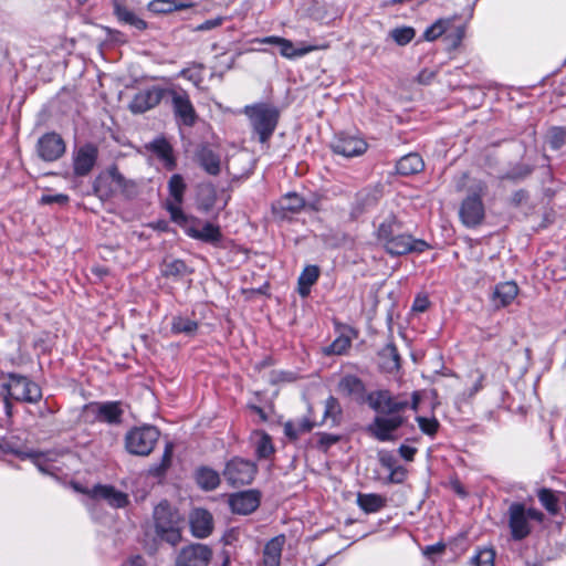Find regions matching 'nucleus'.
I'll return each instance as SVG.
<instances>
[{"label":"nucleus","mask_w":566,"mask_h":566,"mask_svg":"<svg viewBox=\"0 0 566 566\" xmlns=\"http://www.w3.org/2000/svg\"><path fill=\"white\" fill-rule=\"evenodd\" d=\"M337 391L358 405L366 403L376 412L366 431L380 442L395 441L394 432L407 422L405 409L408 402L401 396H394L388 389L368 392L365 382L356 375H344L337 384Z\"/></svg>","instance_id":"f257e3e1"},{"label":"nucleus","mask_w":566,"mask_h":566,"mask_svg":"<svg viewBox=\"0 0 566 566\" xmlns=\"http://www.w3.org/2000/svg\"><path fill=\"white\" fill-rule=\"evenodd\" d=\"M243 113L249 118L252 132L258 136L259 142L268 143L277 127L280 109L270 103H255L247 105Z\"/></svg>","instance_id":"f03ea898"},{"label":"nucleus","mask_w":566,"mask_h":566,"mask_svg":"<svg viewBox=\"0 0 566 566\" xmlns=\"http://www.w3.org/2000/svg\"><path fill=\"white\" fill-rule=\"evenodd\" d=\"M7 381L2 388L7 395L4 397V408L7 416L12 415V403L10 399L19 402L36 403L42 399V390L38 384L30 380L27 376L9 373Z\"/></svg>","instance_id":"7ed1b4c3"},{"label":"nucleus","mask_w":566,"mask_h":566,"mask_svg":"<svg viewBox=\"0 0 566 566\" xmlns=\"http://www.w3.org/2000/svg\"><path fill=\"white\" fill-rule=\"evenodd\" d=\"M511 538L520 542L528 537L533 531L531 521L543 523L545 515L535 507H526L523 502H512L506 512Z\"/></svg>","instance_id":"20e7f679"},{"label":"nucleus","mask_w":566,"mask_h":566,"mask_svg":"<svg viewBox=\"0 0 566 566\" xmlns=\"http://www.w3.org/2000/svg\"><path fill=\"white\" fill-rule=\"evenodd\" d=\"M157 536L172 546L181 541L179 512L167 500L159 502L153 512Z\"/></svg>","instance_id":"39448f33"},{"label":"nucleus","mask_w":566,"mask_h":566,"mask_svg":"<svg viewBox=\"0 0 566 566\" xmlns=\"http://www.w3.org/2000/svg\"><path fill=\"white\" fill-rule=\"evenodd\" d=\"M485 193L486 186L482 181L468 188L467 196L459 208V218L464 227L476 228L483 223L485 207L482 199Z\"/></svg>","instance_id":"423d86ee"},{"label":"nucleus","mask_w":566,"mask_h":566,"mask_svg":"<svg viewBox=\"0 0 566 566\" xmlns=\"http://www.w3.org/2000/svg\"><path fill=\"white\" fill-rule=\"evenodd\" d=\"M160 438V431L151 424L134 427L125 434V448L128 453L147 457L149 455Z\"/></svg>","instance_id":"0eeeda50"},{"label":"nucleus","mask_w":566,"mask_h":566,"mask_svg":"<svg viewBox=\"0 0 566 566\" xmlns=\"http://www.w3.org/2000/svg\"><path fill=\"white\" fill-rule=\"evenodd\" d=\"M230 199L229 186L201 182L197 190V207L205 213L221 211Z\"/></svg>","instance_id":"6e6552de"},{"label":"nucleus","mask_w":566,"mask_h":566,"mask_svg":"<svg viewBox=\"0 0 566 566\" xmlns=\"http://www.w3.org/2000/svg\"><path fill=\"white\" fill-rule=\"evenodd\" d=\"M258 472L255 462L241 457H233L224 464L222 475L232 488L249 485L253 482Z\"/></svg>","instance_id":"1a4fd4ad"},{"label":"nucleus","mask_w":566,"mask_h":566,"mask_svg":"<svg viewBox=\"0 0 566 566\" xmlns=\"http://www.w3.org/2000/svg\"><path fill=\"white\" fill-rule=\"evenodd\" d=\"M99 147L93 142H84L72 150V167L75 177L88 176L98 163Z\"/></svg>","instance_id":"9d476101"},{"label":"nucleus","mask_w":566,"mask_h":566,"mask_svg":"<svg viewBox=\"0 0 566 566\" xmlns=\"http://www.w3.org/2000/svg\"><path fill=\"white\" fill-rule=\"evenodd\" d=\"M212 554V549L208 545L191 543L179 551L175 566H208Z\"/></svg>","instance_id":"9b49d317"},{"label":"nucleus","mask_w":566,"mask_h":566,"mask_svg":"<svg viewBox=\"0 0 566 566\" xmlns=\"http://www.w3.org/2000/svg\"><path fill=\"white\" fill-rule=\"evenodd\" d=\"M168 96L171 97L172 109L176 118H178L185 126H193L198 116L188 93L184 90L176 91L169 88Z\"/></svg>","instance_id":"f8f14e48"},{"label":"nucleus","mask_w":566,"mask_h":566,"mask_svg":"<svg viewBox=\"0 0 566 566\" xmlns=\"http://www.w3.org/2000/svg\"><path fill=\"white\" fill-rule=\"evenodd\" d=\"M65 150L66 145L63 137L55 132L45 133L38 139L36 153L45 161L57 160Z\"/></svg>","instance_id":"ddd939ff"},{"label":"nucleus","mask_w":566,"mask_h":566,"mask_svg":"<svg viewBox=\"0 0 566 566\" xmlns=\"http://www.w3.org/2000/svg\"><path fill=\"white\" fill-rule=\"evenodd\" d=\"M261 492L255 489L235 492L229 495L228 504L234 514L249 515L258 510Z\"/></svg>","instance_id":"4468645a"},{"label":"nucleus","mask_w":566,"mask_h":566,"mask_svg":"<svg viewBox=\"0 0 566 566\" xmlns=\"http://www.w3.org/2000/svg\"><path fill=\"white\" fill-rule=\"evenodd\" d=\"M384 247L391 255H403L411 252H423L429 248V244L424 240L413 239L411 235L399 231Z\"/></svg>","instance_id":"2eb2a0df"},{"label":"nucleus","mask_w":566,"mask_h":566,"mask_svg":"<svg viewBox=\"0 0 566 566\" xmlns=\"http://www.w3.org/2000/svg\"><path fill=\"white\" fill-rule=\"evenodd\" d=\"M169 88L151 86L147 90L138 92L129 104V109L134 114H143L156 107L161 99L168 95Z\"/></svg>","instance_id":"dca6fc26"},{"label":"nucleus","mask_w":566,"mask_h":566,"mask_svg":"<svg viewBox=\"0 0 566 566\" xmlns=\"http://www.w3.org/2000/svg\"><path fill=\"white\" fill-rule=\"evenodd\" d=\"M193 159L208 175H219L221 170V155L217 147L209 144H200L196 148Z\"/></svg>","instance_id":"f3484780"},{"label":"nucleus","mask_w":566,"mask_h":566,"mask_svg":"<svg viewBox=\"0 0 566 566\" xmlns=\"http://www.w3.org/2000/svg\"><path fill=\"white\" fill-rule=\"evenodd\" d=\"M260 43L263 44H273L276 45L280 49V53L282 56L286 59H295L303 55H306L307 53L319 50V49H326L328 45H303L301 48H294V44L291 40H287L285 38H281L277 35H270L262 39L256 40Z\"/></svg>","instance_id":"a211bd4d"},{"label":"nucleus","mask_w":566,"mask_h":566,"mask_svg":"<svg viewBox=\"0 0 566 566\" xmlns=\"http://www.w3.org/2000/svg\"><path fill=\"white\" fill-rule=\"evenodd\" d=\"M333 151L344 157H355L367 150V143L357 136L339 134L331 145Z\"/></svg>","instance_id":"6ab92c4d"},{"label":"nucleus","mask_w":566,"mask_h":566,"mask_svg":"<svg viewBox=\"0 0 566 566\" xmlns=\"http://www.w3.org/2000/svg\"><path fill=\"white\" fill-rule=\"evenodd\" d=\"M146 149L155 156L168 171H172L176 168L177 161L174 155V148L165 137L155 138L146 145Z\"/></svg>","instance_id":"aec40b11"},{"label":"nucleus","mask_w":566,"mask_h":566,"mask_svg":"<svg viewBox=\"0 0 566 566\" xmlns=\"http://www.w3.org/2000/svg\"><path fill=\"white\" fill-rule=\"evenodd\" d=\"M190 531L196 538H207L213 531V517L205 509H196L189 517Z\"/></svg>","instance_id":"412c9836"},{"label":"nucleus","mask_w":566,"mask_h":566,"mask_svg":"<svg viewBox=\"0 0 566 566\" xmlns=\"http://www.w3.org/2000/svg\"><path fill=\"white\" fill-rule=\"evenodd\" d=\"M124 410L120 401H105L95 403V418L99 422L120 424Z\"/></svg>","instance_id":"4be33fe9"},{"label":"nucleus","mask_w":566,"mask_h":566,"mask_svg":"<svg viewBox=\"0 0 566 566\" xmlns=\"http://www.w3.org/2000/svg\"><path fill=\"white\" fill-rule=\"evenodd\" d=\"M94 499L105 500L113 507H125L128 504V496L126 493L116 490L112 485H95L92 490Z\"/></svg>","instance_id":"5701e85b"},{"label":"nucleus","mask_w":566,"mask_h":566,"mask_svg":"<svg viewBox=\"0 0 566 566\" xmlns=\"http://www.w3.org/2000/svg\"><path fill=\"white\" fill-rule=\"evenodd\" d=\"M113 13L119 23L128 24L138 31H145L148 28L145 20L137 17L134 11L118 0L113 1Z\"/></svg>","instance_id":"b1692460"},{"label":"nucleus","mask_w":566,"mask_h":566,"mask_svg":"<svg viewBox=\"0 0 566 566\" xmlns=\"http://www.w3.org/2000/svg\"><path fill=\"white\" fill-rule=\"evenodd\" d=\"M186 233L192 239L200 240L205 243H210L213 245H218L222 240L220 227L211 222H206L202 229L188 227L186 229Z\"/></svg>","instance_id":"393cba45"},{"label":"nucleus","mask_w":566,"mask_h":566,"mask_svg":"<svg viewBox=\"0 0 566 566\" xmlns=\"http://www.w3.org/2000/svg\"><path fill=\"white\" fill-rule=\"evenodd\" d=\"M518 294V286L513 281L502 282L495 285L492 302L495 307H504L511 304Z\"/></svg>","instance_id":"a878e982"},{"label":"nucleus","mask_w":566,"mask_h":566,"mask_svg":"<svg viewBox=\"0 0 566 566\" xmlns=\"http://www.w3.org/2000/svg\"><path fill=\"white\" fill-rule=\"evenodd\" d=\"M424 169V161L418 153L402 156L396 164V171L401 177L418 175Z\"/></svg>","instance_id":"bb28decb"},{"label":"nucleus","mask_w":566,"mask_h":566,"mask_svg":"<svg viewBox=\"0 0 566 566\" xmlns=\"http://www.w3.org/2000/svg\"><path fill=\"white\" fill-rule=\"evenodd\" d=\"M286 542L284 534L271 538L263 548V566H280L283 546Z\"/></svg>","instance_id":"cd10ccee"},{"label":"nucleus","mask_w":566,"mask_h":566,"mask_svg":"<svg viewBox=\"0 0 566 566\" xmlns=\"http://www.w3.org/2000/svg\"><path fill=\"white\" fill-rule=\"evenodd\" d=\"M193 478L197 485L206 492L216 490L221 483L219 472L207 465L198 467L193 473Z\"/></svg>","instance_id":"c85d7f7f"},{"label":"nucleus","mask_w":566,"mask_h":566,"mask_svg":"<svg viewBox=\"0 0 566 566\" xmlns=\"http://www.w3.org/2000/svg\"><path fill=\"white\" fill-rule=\"evenodd\" d=\"M356 502L361 511L371 514L382 510L387 504V499L376 493H358Z\"/></svg>","instance_id":"c756f323"},{"label":"nucleus","mask_w":566,"mask_h":566,"mask_svg":"<svg viewBox=\"0 0 566 566\" xmlns=\"http://www.w3.org/2000/svg\"><path fill=\"white\" fill-rule=\"evenodd\" d=\"M382 370L392 373L400 368V355L394 343H388L378 353Z\"/></svg>","instance_id":"7c9ffc66"},{"label":"nucleus","mask_w":566,"mask_h":566,"mask_svg":"<svg viewBox=\"0 0 566 566\" xmlns=\"http://www.w3.org/2000/svg\"><path fill=\"white\" fill-rule=\"evenodd\" d=\"M193 272L185 261L180 259L164 260L161 274L167 279L180 280Z\"/></svg>","instance_id":"2f4dec72"},{"label":"nucleus","mask_w":566,"mask_h":566,"mask_svg":"<svg viewBox=\"0 0 566 566\" xmlns=\"http://www.w3.org/2000/svg\"><path fill=\"white\" fill-rule=\"evenodd\" d=\"M319 277V268L317 265H307L304 268L297 280V292L302 297H307L311 293V286Z\"/></svg>","instance_id":"473e14b6"},{"label":"nucleus","mask_w":566,"mask_h":566,"mask_svg":"<svg viewBox=\"0 0 566 566\" xmlns=\"http://www.w3.org/2000/svg\"><path fill=\"white\" fill-rule=\"evenodd\" d=\"M305 206L304 199L296 192L286 193L277 203L273 206V212L279 214L280 211H289L292 213L300 212Z\"/></svg>","instance_id":"72a5a7b5"},{"label":"nucleus","mask_w":566,"mask_h":566,"mask_svg":"<svg viewBox=\"0 0 566 566\" xmlns=\"http://www.w3.org/2000/svg\"><path fill=\"white\" fill-rule=\"evenodd\" d=\"M198 328V322L189 317L177 315L171 319L172 334H184L186 336L192 337L197 334Z\"/></svg>","instance_id":"f704fd0d"},{"label":"nucleus","mask_w":566,"mask_h":566,"mask_svg":"<svg viewBox=\"0 0 566 566\" xmlns=\"http://www.w3.org/2000/svg\"><path fill=\"white\" fill-rule=\"evenodd\" d=\"M454 20L455 15L438 19L424 30L422 39L429 42L436 41L447 32V30L453 24Z\"/></svg>","instance_id":"c9c22d12"},{"label":"nucleus","mask_w":566,"mask_h":566,"mask_svg":"<svg viewBox=\"0 0 566 566\" xmlns=\"http://www.w3.org/2000/svg\"><path fill=\"white\" fill-rule=\"evenodd\" d=\"M544 142L552 150H560L566 145V127L551 126L544 136Z\"/></svg>","instance_id":"e433bc0d"},{"label":"nucleus","mask_w":566,"mask_h":566,"mask_svg":"<svg viewBox=\"0 0 566 566\" xmlns=\"http://www.w3.org/2000/svg\"><path fill=\"white\" fill-rule=\"evenodd\" d=\"M537 499L542 506L551 514L556 515L559 512V499L555 491L542 488L537 491Z\"/></svg>","instance_id":"4c0bfd02"},{"label":"nucleus","mask_w":566,"mask_h":566,"mask_svg":"<svg viewBox=\"0 0 566 566\" xmlns=\"http://www.w3.org/2000/svg\"><path fill=\"white\" fill-rule=\"evenodd\" d=\"M342 407L337 398L329 396L324 402L323 422L331 420V427L339 424Z\"/></svg>","instance_id":"58836bf2"},{"label":"nucleus","mask_w":566,"mask_h":566,"mask_svg":"<svg viewBox=\"0 0 566 566\" xmlns=\"http://www.w3.org/2000/svg\"><path fill=\"white\" fill-rule=\"evenodd\" d=\"M255 454L258 459H269L275 451L272 438L264 431L256 432Z\"/></svg>","instance_id":"ea45409f"},{"label":"nucleus","mask_w":566,"mask_h":566,"mask_svg":"<svg viewBox=\"0 0 566 566\" xmlns=\"http://www.w3.org/2000/svg\"><path fill=\"white\" fill-rule=\"evenodd\" d=\"M401 230V226L395 217L387 218L378 227V239L385 243Z\"/></svg>","instance_id":"a19ab883"},{"label":"nucleus","mask_w":566,"mask_h":566,"mask_svg":"<svg viewBox=\"0 0 566 566\" xmlns=\"http://www.w3.org/2000/svg\"><path fill=\"white\" fill-rule=\"evenodd\" d=\"M304 10L310 18L316 21H323L328 15L326 6L318 0H306Z\"/></svg>","instance_id":"79ce46f5"},{"label":"nucleus","mask_w":566,"mask_h":566,"mask_svg":"<svg viewBox=\"0 0 566 566\" xmlns=\"http://www.w3.org/2000/svg\"><path fill=\"white\" fill-rule=\"evenodd\" d=\"M389 35L398 45L403 46L413 40L416 30L412 27L403 25L392 29Z\"/></svg>","instance_id":"37998d69"},{"label":"nucleus","mask_w":566,"mask_h":566,"mask_svg":"<svg viewBox=\"0 0 566 566\" xmlns=\"http://www.w3.org/2000/svg\"><path fill=\"white\" fill-rule=\"evenodd\" d=\"M168 189L169 198L167 200H170L175 205H181L184 200V193L186 190L184 179H169Z\"/></svg>","instance_id":"c03bdc74"},{"label":"nucleus","mask_w":566,"mask_h":566,"mask_svg":"<svg viewBox=\"0 0 566 566\" xmlns=\"http://www.w3.org/2000/svg\"><path fill=\"white\" fill-rule=\"evenodd\" d=\"M21 460L30 459L42 473H50L48 465L43 462L44 454L38 451H13Z\"/></svg>","instance_id":"a18cd8bd"},{"label":"nucleus","mask_w":566,"mask_h":566,"mask_svg":"<svg viewBox=\"0 0 566 566\" xmlns=\"http://www.w3.org/2000/svg\"><path fill=\"white\" fill-rule=\"evenodd\" d=\"M495 552L493 548H482L471 558L472 566H494Z\"/></svg>","instance_id":"49530a36"},{"label":"nucleus","mask_w":566,"mask_h":566,"mask_svg":"<svg viewBox=\"0 0 566 566\" xmlns=\"http://www.w3.org/2000/svg\"><path fill=\"white\" fill-rule=\"evenodd\" d=\"M352 345V340L349 337L340 335L333 343L325 348L326 355H342L344 354Z\"/></svg>","instance_id":"de8ad7c7"},{"label":"nucleus","mask_w":566,"mask_h":566,"mask_svg":"<svg viewBox=\"0 0 566 566\" xmlns=\"http://www.w3.org/2000/svg\"><path fill=\"white\" fill-rule=\"evenodd\" d=\"M416 421L420 430L430 437H433L439 429V421L436 418H426L422 416L416 417Z\"/></svg>","instance_id":"09e8293b"},{"label":"nucleus","mask_w":566,"mask_h":566,"mask_svg":"<svg viewBox=\"0 0 566 566\" xmlns=\"http://www.w3.org/2000/svg\"><path fill=\"white\" fill-rule=\"evenodd\" d=\"M181 205H175L174 202H171L170 200H167L166 201V209L169 211L170 213V218L171 220L181 226V227H185L188 222V217L184 213V211L181 210L180 208Z\"/></svg>","instance_id":"8fccbe9b"},{"label":"nucleus","mask_w":566,"mask_h":566,"mask_svg":"<svg viewBox=\"0 0 566 566\" xmlns=\"http://www.w3.org/2000/svg\"><path fill=\"white\" fill-rule=\"evenodd\" d=\"M181 205H175L174 202H171L170 200H167L166 201V209L169 211L170 213V218L171 220L181 226V227H185L188 222V217L184 213V211L181 210L180 208Z\"/></svg>","instance_id":"3c124183"},{"label":"nucleus","mask_w":566,"mask_h":566,"mask_svg":"<svg viewBox=\"0 0 566 566\" xmlns=\"http://www.w3.org/2000/svg\"><path fill=\"white\" fill-rule=\"evenodd\" d=\"M70 201V198L67 195L64 193H56V195H49L44 193L39 199V203L42 206H50V205H57V206H65Z\"/></svg>","instance_id":"603ef678"},{"label":"nucleus","mask_w":566,"mask_h":566,"mask_svg":"<svg viewBox=\"0 0 566 566\" xmlns=\"http://www.w3.org/2000/svg\"><path fill=\"white\" fill-rule=\"evenodd\" d=\"M172 0H153L148 3L147 8L150 12L166 14L172 12Z\"/></svg>","instance_id":"864d4df0"},{"label":"nucleus","mask_w":566,"mask_h":566,"mask_svg":"<svg viewBox=\"0 0 566 566\" xmlns=\"http://www.w3.org/2000/svg\"><path fill=\"white\" fill-rule=\"evenodd\" d=\"M318 436V448L323 451H327L332 446L339 441V436L319 432Z\"/></svg>","instance_id":"5fc2aeb1"},{"label":"nucleus","mask_w":566,"mask_h":566,"mask_svg":"<svg viewBox=\"0 0 566 566\" xmlns=\"http://www.w3.org/2000/svg\"><path fill=\"white\" fill-rule=\"evenodd\" d=\"M382 192L378 188V186L369 193H365V191H361L359 193V201L361 202L363 207H369L374 203H376L379 198L381 197Z\"/></svg>","instance_id":"6e6d98bb"},{"label":"nucleus","mask_w":566,"mask_h":566,"mask_svg":"<svg viewBox=\"0 0 566 566\" xmlns=\"http://www.w3.org/2000/svg\"><path fill=\"white\" fill-rule=\"evenodd\" d=\"M172 450H174L172 444L167 443L165 447V451L163 453L161 462H160L159 467L156 468V472H158V473L165 472L170 467L171 458H172Z\"/></svg>","instance_id":"4d7b16f0"},{"label":"nucleus","mask_w":566,"mask_h":566,"mask_svg":"<svg viewBox=\"0 0 566 566\" xmlns=\"http://www.w3.org/2000/svg\"><path fill=\"white\" fill-rule=\"evenodd\" d=\"M104 30L107 34V39L114 43H117V44H125L128 42L126 35L119 31V30H116V29H112L109 27H104Z\"/></svg>","instance_id":"13d9d810"},{"label":"nucleus","mask_w":566,"mask_h":566,"mask_svg":"<svg viewBox=\"0 0 566 566\" xmlns=\"http://www.w3.org/2000/svg\"><path fill=\"white\" fill-rule=\"evenodd\" d=\"M379 462L381 467L387 470L395 469L397 467V459L395 455L388 451H384L379 453Z\"/></svg>","instance_id":"bf43d9fd"},{"label":"nucleus","mask_w":566,"mask_h":566,"mask_svg":"<svg viewBox=\"0 0 566 566\" xmlns=\"http://www.w3.org/2000/svg\"><path fill=\"white\" fill-rule=\"evenodd\" d=\"M389 481L392 483H402L406 479L407 471L403 467L397 465L395 469L389 470Z\"/></svg>","instance_id":"052dcab7"},{"label":"nucleus","mask_w":566,"mask_h":566,"mask_svg":"<svg viewBox=\"0 0 566 566\" xmlns=\"http://www.w3.org/2000/svg\"><path fill=\"white\" fill-rule=\"evenodd\" d=\"M528 201V192L526 190H517L511 197V203L514 207H520Z\"/></svg>","instance_id":"680f3d73"},{"label":"nucleus","mask_w":566,"mask_h":566,"mask_svg":"<svg viewBox=\"0 0 566 566\" xmlns=\"http://www.w3.org/2000/svg\"><path fill=\"white\" fill-rule=\"evenodd\" d=\"M398 453L406 461H413L415 455L417 453V449L415 447H409V446H406V444H401L398 448Z\"/></svg>","instance_id":"e2e57ef3"},{"label":"nucleus","mask_w":566,"mask_h":566,"mask_svg":"<svg viewBox=\"0 0 566 566\" xmlns=\"http://www.w3.org/2000/svg\"><path fill=\"white\" fill-rule=\"evenodd\" d=\"M446 549V545L441 542L439 543H436L433 545H428L424 549H423V554L427 556V557H432L433 555H439V554H442Z\"/></svg>","instance_id":"0e129e2a"},{"label":"nucleus","mask_w":566,"mask_h":566,"mask_svg":"<svg viewBox=\"0 0 566 566\" xmlns=\"http://www.w3.org/2000/svg\"><path fill=\"white\" fill-rule=\"evenodd\" d=\"M284 433L291 440H296L301 433L297 431L295 422L287 421L284 424Z\"/></svg>","instance_id":"69168bd1"},{"label":"nucleus","mask_w":566,"mask_h":566,"mask_svg":"<svg viewBox=\"0 0 566 566\" xmlns=\"http://www.w3.org/2000/svg\"><path fill=\"white\" fill-rule=\"evenodd\" d=\"M221 23H222V18L206 20L202 24H200L198 27V30H200V31L211 30L213 28L219 27Z\"/></svg>","instance_id":"338daca9"},{"label":"nucleus","mask_w":566,"mask_h":566,"mask_svg":"<svg viewBox=\"0 0 566 566\" xmlns=\"http://www.w3.org/2000/svg\"><path fill=\"white\" fill-rule=\"evenodd\" d=\"M295 424L297 427V431L301 434L305 433V432H310L313 429V427H314V423L312 421H310L308 419H306V418H303L301 421H298Z\"/></svg>","instance_id":"774afa93"}]
</instances>
